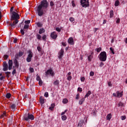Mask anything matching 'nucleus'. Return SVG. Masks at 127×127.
Here are the masks:
<instances>
[{"instance_id": "e433bc0d", "label": "nucleus", "mask_w": 127, "mask_h": 127, "mask_svg": "<svg viewBox=\"0 0 127 127\" xmlns=\"http://www.w3.org/2000/svg\"><path fill=\"white\" fill-rule=\"evenodd\" d=\"M80 98V94L78 93L77 94H76V97H75V99L76 100H79Z\"/></svg>"}, {"instance_id": "4c0bfd02", "label": "nucleus", "mask_w": 127, "mask_h": 127, "mask_svg": "<svg viewBox=\"0 0 127 127\" xmlns=\"http://www.w3.org/2000/svg\"><path fill=\"white\" fill-rule=\"evenodd\" d=\"M46 35H44L43 36H42V39L43 40H44V41H46Z\"/></svg>"}, {"instance_id": "13d9d810", "label": "nucleus", "mask_w": 127, "mask_h": 127, "mask_svg": "<svg viewBox=\"0 0 127 127\" xmlns=\"http://www.w3.org/2000/svg\"><path fill=\"white\" fill-rule=\"evenodd\" d=\"M77 91H79V92H82V91H83V89H82V88L81 87H78L77 89Z\"/></svg>"}, {"instance_id": "6e6d98bb", "label": "nucleus", "mask_w": 127, "mask_h": 127, "mask_svg": "<svg viewBox=\"0 0 127 127\" xmlns=\"http://www.w3.org/2000/svg\"><path fill=\"white\" fill-rule=\"evenodd\" d=\"M39 84L40 86H42V80L41 79L39 81Z\"/></svg>"}, {"instance_id": "864d4df0", "label": "nucleus", "mask_w": 127, "mask_h": 127, "mask_svg": "<svg viewBox=\"0 0 127 127\" xmlns=\"http://www.w3.org/2000/svg\"><path fill=\"white\" fill-rule=\"evenodd\" d=\"M25 23L26 24H29L30 23V20H27L25 21Z\"/></svg>"}, {"instance_id": "774afa93", "label": "nucleus", "mask_w": 127, "mask_h": 127, "mask_svg": "<svg viewBox=\"0 0 127 127\" xmlns=\"http://www.w3.org/2000/svg\"><path fill=\"white\" fill-rule=\"evenodd\" d=\"M72 6H75V3H74V0L71 2Z\"/></svg>"}, {"instance_id": "f704fd0d", "label": "nucleus", "mask_w": 127, "mask_h": 127, "mask_svg": "<svg viewBox=\"0 0 127 127\" xmlns=\"http://www.w3.org/2000/svg\"><path fill=\"white\" fill-rule=\"evenodd\" d=\"M62 120L63 121H66V120H67V117H66L65 115L62 116Z\"/></svg>"}, {"instance_id": "bb28decb", "label": "nucleus", "mask_w": 127, "mask_h": 127, "mask_svg": "<svg viewBox=\"0 0 127 127\" xmlns=\"http://www.w3.org/2000/svg\"><path fill=\"white\" fill-rule=\"evenodd\" d=\"M111 119H112V115L111 114H109L107 116V120L110 121Z\"/></svg>"}, {"instance_id": "680f3d73", "label": "nucleus", "mask_w": 127, "mask_h": 127, "mask_svg": "<svg viewBox=\"0 0 127 127\" xmlns=\"http://www.w3.org/2000/svg\"><path fill=\"white\" fill-rule=\"evenodd\" d=\"M104 63L101 62V63H100V67H103V66H104Z\"/></svg>"}, {"instance_id": "7c9ffc66", "label": "nucleus", "mask_w": 127, "mask_h": 127, "mask_svg": "<svg viewBox=\"0 0 127 127\" xmlns=\"http://www.w3.org/2000/svg\"><path fill=\"white\" fill-rule=\"evenodd\" d=\"M66 77H67V80L68 81H71L72 79V76L71 75H66Z\"/></svg>"}, {"instance_id": "a18cd8bd", "label": "nucleus", "mask_w": 127, "mask_h": 127, "mask_svg": "<svg viewBox=\"0 0 127 127\" xmlns=\"http://www.w3.org/2000/svg\"><path fill=\"white\" fill-rule=\"evenodd\" d=\"M48 92H45L44 94V97H46V98H48L49 97Z\"/></svg>"}, {"instance_id": "473e14b6", "label": "nucleus", "mask_w": 127, "mask_h": 127, "mask_svg": "<svg viewBox=\"0 0 127 127\" xmlns=\"http://www.w3.org/2000/svg\"><path fill=\"white\" fill-rule=\"evenodd\" d=\"M37 26H38V27H42V26L43 25V24L40 23V22H39L37 23Z\"/></svg>"}, {"instance_id": "0eeeda50", "label": "nucleus", "mask_w": 127, "mask_h": 127, "mask_svg": "<svg viewBox=\"0 0 127 127\" xmlns=\"http://www.w3.org/2000/svg\"><path fill=\"white\" fill-rule=\"evenodd\" d=\"M46 75L47 76L48 75H51L52 77L54 76V75H55V73H54V71H53V69H48L46 72Z\"/></svg>"}, {"instance_id": "052dcab7", "label": "nucleus", "mask_w": 127, "mask_h": 127, "mask_svg": "<svg viewBox=\"0 0 127 127\" xmlns=\"http://www.w3.org/2000/svg\"><path fill=\"white\" fill-rule=\"evenodd\" d=\"M5 75H10L11 72L9 71L5 72Z\"/></svg>"}, {"instance_id": "e2e57ef3", "label": "nucleus", "mask_w": 127, "mask_h": 127, "mask_svg": "<svg viewBox=\"0 0 127 127\" xmlns=\"http://www.w3.org/2000/svg\"><path fill=\"white\" fill-rule=\"evenodd\" d=\"M36 80L37 81H40L41 80V79H40V77H39V76H38L36 78Z\"/></svg>"}, {"instance_id": "f3484780", "label": "nucleus", "mask_w": 127, "mask_h": 127, "mask_svg": "<svg viewBox=\"0 0 127 127\" xmlns=\"http://www.w3.org/2000/svg\"><path fill=\"white\" fill-rule=\"evenodd\" d=\"M45 32V29H44V28H43L40 29L39 30V33L40 34H42V33H44Z\"/></svg>"}, {"instance_id": "aec40b11", "label": "nucleus", "mask_w": 127, "mask_h": 127, "mask_svg": "<svg viewBox=\"0 0 127 127\" xmlns=\"http://www.w3.org/2000/svg\"><path fill=\"white\" fill-rule=\"evenodd\" d=\"M85 98H81L79 102V105H82V104L85 102Z\"/></svg>"}, {"instance_id": "79ce46f5", "label": "nucleus", "mask_w": 127, "mask_h": 127, "mask_svg": "<svg viewBox=\"0 0 127 127\" xmlns=\"http://www.w3.org/2000/svg\"><path fill=\"white\" fill-rule=\"evenodd\" d=\"M29 27V25L25 24L24 25V29H28Z\"/></svg>"}, {"instance_id": "a878e982", "label": "nucleus", "mask_w": 127, "mask_h": 127, "mask_svg": "<svg viewBox=\"0 0 127 127\" xmlns=\"http://www.w3.org/2000/svg\"><path fill=\"white\" fill-rule=\"evenodd\" d=\"M4 117H6V113L5 112H4L0 116V119H2V118H4Z\"/></svg>"}, {"instance_id": "5fc2aeb1", "label": "nucleus", "mask_w": 127, "mask_h": 127, "mask_svg": "<svg viewBox=\"0 0 127 127\" xmlns=\"http://www.w3.org/2000/svg\"><path fill=\"white\" fill-rule=\"evenodd\" d=\"M80 80H81V82H84V81H85V77H81L80 78Z\"/></svg>"}, {"instance_id": "6ab92c4d", "label": "nucleus", "mask_w": 127, "mask_h": 127, "mask_svg": "<svg viewBox=\"0 0 127 127\" xmlns=\"http://www.w3.org/2000/svg\"><path fill=\"white\" fill-rule=\"evenodd\" d=\"M14 64H15V67H17V68H18V67L19 66V64H18V62H17V60H14Z\"/></svg>"}, {"instance_id": "a19ab883", "label": "nucleus", "mask_w": 127, "mask_h": 127, "mask_svg": "<svg viewBox=\"0 0 127 127\" xmlns=\"http://www.w3.org/2000/svg\"><path fill=\"white\" fill-rule=\"evenodd\" d=\"M29 70L31 72V73H33L34 72V69L32 67H30L29 68Z\"/></svg>"}, {"instance_id": "9b49d317", "label": "nucleus", "mask_w": 127, "mask_h": 127, "mask_svg": "<svg viewBox=\"0 0 127 127\" xmlns=\"http://www.w3.org/2000/svg\"><path fill=\"white\" fill-rule=\"evenodd\" d=\"M64 55V50L63 49H62L59 53V56H58L59 59H61V58L63 57Z\"/></svg>"}, {"instance_id": "c03bdc74", "label": "nucleus", "mask_w": 127, "mask_h": 127, "mask_svg": "<svg viewBox=\"0 0 127 127\" xmlns=\"http://www.w3.org/2000/svg\"><path fill=\"white\" fill-rule=\"evenodd\" d=\"M3 58L4 59V60H6V59H7V58H8V55H4Z\"/></svg>"}, {"instance_id": "f257e3e1", "label": "nucleus", "mask_w": 127, "mask_h": 127, "mask_svg": "<svg viewBox=\"0 0 127 127\" xmlns=\"http://www.w3.org/2000/svg\"><path fill=\"white\" fill-rule=\"evenodd\" d=\"M43 7H45V8L48 7V2L47 0H43L41 4L38 6L37 11L39 16H42L43 15L44 13Z\"/></svg>"}, {"instance_id": "7ed1b4c3", "label": "nucleus", "mask_w": 127, "mask_h": 127, "mask_svg": "<svg viewBox=\"0 0 127 127\" xmlns=\"http://www.w3.org/2000/svg\"><path fill=\"white\" fill-rule=\"evenodd\" d=\"M99 59L102 62L107 61V53L105 51L102 52L98 56Z\"/></svg>"}, {"instance_id": "338daca9", "label": "nucleus", "mask_w": 127, "mask_h": 127, "mask_svg": "<svg viewBox=\"0 0 127 127\" xmlns=\"http://www.w3.org/2000/svg\"><path fill=\"white\" fill-rule=\"evenodd\" d=\"M113 96H114V97H116L117 98H118V95H117V93H113Z\"/></svg>"}, {"instance_id": "dca6fc26", "label": "nucleus", "mask_w": 127, "mask_h": 127, "mask_svg": "<svg viewBox=\"0 0 127 127\" xmlns=\"http://www.w3.org/2000/svg\"><path fill=\"white\" fill-rule=\"evenodd\" d=\"M93 59V53H91V54L88 56V61L91 62Z\"/></svg>"}, {"instance_id": "393cba45", "label": "nucleus", "mask_w": 127, "mask_h": 127, "mask_svg": "<svg viewBox=\"0 0 127 127\" xmlns=\"http://www.w3.org/2000/svg\"><path fill=\"white\" fill-rule=\"evenodd\" d=\"M53 84L55 86H58V85H59V80H56L54 82Z\"/></svg>"}, {"instance_id": "c9c22d12", "label": "nucleus", "mask_w": 127, "mask_h": 127, "mask_svg": "<svg viewBox=\"0 0 127 127\" xmlns=\"http://www.w3.org/2000/svg\"><path fill=\"white\" fill-rule=\"evenodd\" d=\"M36 38H37V39H38V40H41V35H40V34H37L36 35Z\"/></svg>"}, {"instance_id": "de8ad7c7", "label": "nucleus", "mask_w": 127, "mask_h": 127, "mask_svg": "<svg viewBox=\"0 0 127 127\" xmlns=\"http://www.w3.org/2000/svg\"><path fill=\"white\" fill-rule=\"evenodd\" d=\"M121 22V19L120 18H118L117 20H116V23H120Z\"/></svg>"}, {"instance_id": "2f4dec72", "label": "nucleus", "mask_w": 127, "mask_h": 127, "mask_svg": "<svg viewBox=\"0 0 127 127\" xmlns=\"http://www.w3.org/2000/svg\"><path fill=\"white\" fill-rule=\"evenodd\" d=\"M63 104H67V103H68V99L66 98L64 99L63 100Z\"/></svg>"}, {"instance_id": "3c124183", "label": "nucleus", "mask_w": 127, "mask_h": 127, "mask_svg": "<svg viewBox=\"0 0 127 127\" xmlns=\"http://www.w3.org/2000/svg\"><path fill=\"white\" fill-rule=\"evenodd\" d=\"M108 86H109V87H112L113 84H112V82L109 81V82H108Z\"/></svg>"}, {"instance_id": "603ef678", "label": "nucleus", "mask_w": 127, "mask_h": 127, "mask_svg": "<svg viewBox=\"0 0 127 127\" xmlns=\"http://www.w3.org/2000/svg\"><path fill=\"white\" fill-rule=\"evenodd\" d=\"M20 32L22 35H24V31L23 29L20 30Z\"/></svg>"}, {"instance_id": "4468645a", "label": "nucleus", "mask_w": 127, "mask_h": 127, "mask_svg": "<svg viewBox=\"0 0 127 127\" xmlns=\"http://www.w3.org/2000/svg\"><path fill=\"white\" fill-rule=\"evenodd\" d=\"M22 55H23V52H19L18 54H17L15 55V57L16 59H17V58H18V57H21V56H22Z\"/></svg>"}, {"instance_id": "20e7f679", "label": "nucleus", "mask_w": 127, "mask_h": 127, "mask_svg": "<svg viewBox=\"0 0 127 127\" xmlns=\"http://www.w3.org/2000/svg\"><path fill=\"white\" fill-rule=\"evenodd\" d=\"M28 56L26 58V61L27 62H31V60L32 59V57H33V53H32V51L31 50H29L28 51Z\"/></svg>"}, {"instance_id": "423d86ee", "label": "nucleus", "mask_w": 127, "mask_h": 127, "mask_svg": "<svg viewBox=\"0 0 127 127\" xmlns=\"http://www.w3.org/2000/svg\"><path fill=\"white\" fill-rule=\"evenodd\" d=\"M24 119L25 121H29V120H31V121H33V120H34V116H33L32 114H30L28 113V116H24Z\"/></svg>"}, {"instance_id": "69168bd1", "label": "nucleus", "mask_w": 127, "mask_h": 127, "mask_svg": "<svg viewBox=\"0 0 127 127\" xmlns=\"http://www.w3.org/2000/svg\"><path fill=\"white\" fill-rule=\"evenodd\" d=\"M3 79H4V76H0V80H1V81L3 80Z\"/></svg>"}, {"instance_id": "412c9836", "label": "nucleus", "mask_w": 127, "mask_h": 127, "mask_svg": "<svg viewBox=\"0 0 127 127\" xmlns=\"http://www.w3.org/2000/svg\"><path fill=\"white\" fill-rule=\"evenodd\" d=\"M91 94H92V92H91V91L89 90L85 95L84 98H88V97H90V95H91Z\"/></svg>"}, {"instance_id": "c756f323", "label": "nucleus", "mask_w": 127, "mask_h": 127, "mask_svg": "<svg viewBox=\"0 0 127 127\" xmlns=\"http://www.w3.org/2000/svg\"><path fill=\"white\" fill-rule=\"evenodd\" d=\"M95 51H97V52L98 53H99L101 52V51H102V48L99 47V48H98L97 49H96Z\"/></svg>"}, {"instance_id": "b1692460", "label": "nucleus", "mask_w": 127, "mask_h": 127, "mask_svg": "<svg viewBox=\"0 0 127 127\" xmlns=\"http://www.w3.org/2000/svg\"><path fill=\"white\" fill-rule=\"evenodd\" d=\"M83 124H84V121H80L78 124V127H82V126H83Z\"/></svg>"}, {"instance_id": "9d476101", "label": "nucleus", "mask_w": 127, "mask_h": 127, "mask_svg": "<svg viewBox=\"0 0 127 127\" xmlns=\"http://www.w3.org/2000/svg\"><path fill=\"white\" fill-rule=\"evenodd\" d=\"M3 64V71H7L8 70V65H7V63H6V62H4Z\"/></svg>"}, {"instance_id": "1a4fd4ad", "label": "nucleus", "mask_w": 127, "mask_h": 127, "mask_svg": "<svg viewBox=\"0 0 127 127\" xmlns=\"http://www.w3.org/2000/svg\"><path fill=\"white\" fill-rule=\"evenodd\" d=\"M51 37L52 39H56L58 37V35L56 33V32L54 31L51 34Z\"/></svg>"}, {"instance_id": "bf43d9fd", "label": "nucleus", "mask_w": 127, "mask_h": 127, "mask_svg": "<svg viewBox=\"0 0 127 127\" xmlns=\"http://www.w3.org/2000/svg\"><path fill=\"white\" fill-rule=\"evenodd\" d=\"M16 73V70H15V69H14L13 70V71L12 72V75H14V74H15Z\"/></svg>"}, {"instance_id": "ddd939ff", "label": "nucleus", "mask_w": 127, "mask_h": 127, "mask_svg": "<svg viewBox=\"0 0 127 127\" xmlns=\"http://www.w3.org/2000/svg\"><path fill=\"white\" fill-rule=\"evenodd\" d=\"M12 61L9 60L8 62V69L11 70L12 69Z\"/></svg>"}, {"instance_id": "5701e85b", "label": "nucleus", "mask_w": 127, "mask_h": 127, "mask_svg": "<svg viewBox=\"0 0 127 127\" xmlns=\"http://www.w3.org/2000/svg\"><path fill=\"white\" fill-rule=\"evenodd\" d=\"M110 18H113L114 17V10H111L110 12Z\"/></svg>"}, {"instance_id": "39448f33", "label": "nucleus", "mask_w": 127, "mask_h": 127, "mask_svg": "<svg viewBox=\"0 0 127 127\" xmlns=\"http://www.w3.org/2000/svg\"><path fill=\"white\" fill-rule=\"evenodd\" d=\"M80 3L83 7L89 6V1H87V0H80Z\"/></svg>"}, {"instance_id": "f8f14e48", "label": "nucleus", "mask_w": 127, "mask_h": 127, "mask_svg": "<svg viewBox=\"0 0 127 127\" xmlns=\"http://www.w3.org/2000/svg\"><path fill=\"white\" fill-rule=\"evenodd\" d=\"M68 42L70 45H74V39L72 37H70L68 40Z\"/></svg>"}, {"instance_id": "ea45409f", "label": "nucleus", "mask_w": 127, "mask_h": 127, "mask_svg": "<svg viewBox=\"0 0 127 127\" xmlns=\"http://www.w3.org/2000/svg\"><path fill=\"white\" fill-rule=\"evenodd\" d=\"M56 30L58 31V32H60L61 31V28L59 27L56 28Z\"/></svg>"}, {"instance_id": "09e8293b", "label": "nucleus", "mask_w": 127, "mask_h": 127, "mask_svg": "<svg viewBox=\"0 0 127 127\" xmlns=\"http://www.w3.org/2000/svg\"><path fill=\"white\" fill-rule=\"evenodd\" d=\"M110 51H111L112 53H113V54H115V52H114V49H113V48L111 47L110 48Z\"/></svg>"}, {"instance_id": "4be33fe9", "label": "nucleus", "mask_w": 127, "mask_h": 127, "mask_svg": "<svg viewBox=\"0 0 127 127\" xmlns=\"http://www.w3.org/2000/svg\"><path fill=\"white\" fill-rule=\"evenodd\" d=\"M50 5L51 7V8H54L55 6V4H54V2L53 1H51L50 2Z\"/></svg>"}, {"instance_id": "6e6552de", "label": "nucleus", "mask_w": 127, "mask_h": 127, "mask_svg": "<svg viewBox=\"0 0 127 127\" xmlns=\"http://www.w3.org/2000/svg\"><path fill=\"white\" fill-rule=\"evenodd\" d=\"M6 24L8 26H11V28H14L15 27V24L14 22L13 23L9 22L8 20H6Z\"/></svg>"}, {"instance_id": "f03ea898", "label": "nucleus", "mask_w": 127, "mask_h": 127, "mask_svg": "<svg viewBox=\"0 0 127 127\" xmlns=\"http://www.w3.org/2000/svg\"><path fill=\"white\" fill-rule=\"evenodd\" d=\"M17 12H18V11L15 10V11L12 12L11 15V20H15L13 22L15 24H17V23H18V19L20 18L19 14H18Z\"/></svg>"}, {"instance_id": "8fccbe9b", "label": "nucleus", "mask_w": 127, "mask_h": 127, "mask_svg": "<svg viewBox=\"0 0 127 127\" xmlns=\"http://www.w3.org/2000/svg\"><path fill=\"white\" fill-rule=\"evenodd\" d=\"M69 20H70L71 22H73V21H74V20H75V19H74V18H73V17H70V18H69Z\"/></svg>"}, {"instance_id": "49530a36", "label": "nucleus", "mask_w": 127, "mask_h": 127, "mask_svg": "<svg viewBox=\"0 0 127 127\" xmlns=\"http://www.w3.org/2000/svg\"><path fill=\"white\" fill-rule=\"evenodd\" d=\"M95 73H94V71H91L90 72V76H91V77H93V76H94Z\"/></svg>"}, {"instance_id": "a211bd4d", "label": "nucleus", "mask_w": 127, "mask_h": 127, "mask_svg": "<svg viewBox=\"0 0 127 127\" xmlns=\"http://www.w3.org/2000/svg\"><path fill=\"white\" fill-rule=\"evenodd\" d=\"M40 104H41L42 105H43V104H44L45 102H44V98H43V97L42 96L40 97Z\"/></svg>"}, {"instance_id": "c85d7f7f", "label": "nucleus", "mask_w": 127, "mask_h": 127, "mask_svg": "<svg viewBox=\"0 0 127 127\" xmlns=\"http://www.w3.org/2000/svg\"><path fill=\"white\" fill-rule=\"evenodd\" d=\"M120 4V1L117 0L115 1V6H119V5Z\"/></svg>"}, {"instance_id": "cd10ccee", "label": "nucleus", "mask_w": 127, "mask_h": 127, "mask_svg": "<svg viewBox=\"0 0 127 127\" xmlns=\"http://www.w3.org/2000/svg\"><path fill=\"white\" fill-rule=\"evenodd\" d=\"M123 106H124V103H123V102H120L118 104V107L119 108H120V107L122 108V107H123Z\"/></svg>"}, {"instance_id": "58836bf2", "label": "nucleus", "mask_w": 127, "mask_h": 127, "mask_svg": "<svg viewBox=\"0 0 127 127\" xmlns=\"http://www.w3.org/2000/svg\"><path fill=\"white\" fill-rule=\"evenodd\" d=\"M37 49L38 51H39V52H41V51H42V49H41L40 47H37Z\"/></svg>"}, {"instance_id": "2eb2a0df", "label": "nucleus", "mask_w": 127, "mask_h": 127, "mask_svg": "<svg viewBox=\"0 0 127 127\" xmlns=\"http://www.w3.org/2000/svg\"><path fill=\"white\" fill-rule=\"evenodd\" d=\"M116 94L117 95V98H122L123 97V92H120L119 91H117Z\"/></svg>"}, {"instance_id": "37998d69", "label": "nucleus", "mask_w": 127, "mask_h": 127, "mask_svg": "<svg viewBox=\"0 0 127 127\" xmlns=\"http://www.w3.org/2000/svg\"><path fill=\"white\" fill-rule=\"evenodd\" d=\"M11 108L12 110H15V108H16V106L14 104H12L11 106Z\"/></svg>"}, {"instance_id": "0e129e2a", "label": "nucleus", "mask_w": 127, "mask_h": 127, "mask_svg": "<svg viewBox=\"0 0 127 127\" xmlns=\"http://www.w3.org/2000/svg\"><path fill=\"white\" fill-rule=\"evenodd\" d=\"M97 30H99V28H95L94 29V33H96V32H97Z\"/></svg>"}, {"instance_id": "72a5a7b5", "label": "nucleus", "mask_w": 127, "mask_h": 127, "mask_svg": "<svg viewBox=\"0 0 127 127\" xmlns=\"http://www.w3.org/2000/svg\"><path fill=\"white\" fill-rule=\"evenodd\" d=\"M11 97V94L10 93H7L6 94V98L7 99H9Z\"/></svg>"}, {"instance_id": "4d7b16f0", "label": "nucleus", "mask_w": 127, "mask_h": 127, "mask_svg": "<svg viewBox=\"0 0 127 127\" xmlns=\"http://www.w3.org/2000/svg\"><path fill=\"white\" fill-rule=\"evenodd\" d=\"M126 116H122L121 117V120H122V121H124V120H126Z\"/></svg>"}]
</instances>
